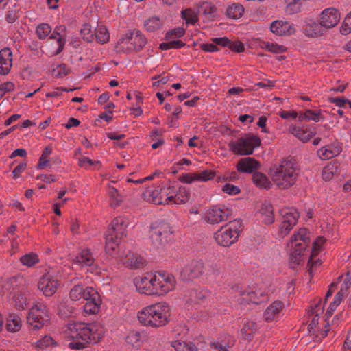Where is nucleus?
<instances>
[{"label": "nucleus", "instance_id": "64", "mask_svg": "<svg viewBox=\"0 0 351 351\" xmlns=\"http://www.w3.org/2000/svg\"><path fill=\"white\" fill-rule=\"evenodd\" d=\"M328 100L331 103H335L339 107H343L345 104H349L350 108H351V101L348 99H343L341 97H330Z\"/></svg>", "mask_w": 351, "mask_h": 351}, {"label": "nucleus", "instance_id": "25", "mask_svg": "<svg viewBox=\"0 0 351 351\" xmlns=\"http://www.w3.org/2000/svg\"><path fill=\"white\" fill-rule=\"evenodd\" d=\"M152 282L151 289H149V295H163L166 294L165 290L163 289V285L158 274H156L152 276Z\"/></svg>", "mask_w": 351, "mask_h": 351}, {"label": "nucleus", "instance_id": "9", "mask_svg": "<svg viewBox=\"0 0 351 351\" xmlns=\"http://www.w3.org/2000/svg\"><path fill=\"white\" fill-rule=\"evenodd\" d=\"M204 269V264L202 261L193 260L182 269L180 275L183 280L196 278L203 274Z\"/></svg>", "mask_w": 351, "mask_h": 351}, {"label": "nucleus", "instance_id": "59", "mask_svg": "<svg viewBox=\"0 0 351 351\" xmlns=\"http://www.w3.org/2000/svg\"><path fill=\"white\" fill-rule=\"evenodd\" d=\"M265 47L268 51L275 53H281L287 50L286 47L282 45H278L271 43H267L265 44Z\"/></svg>", "mask_w": 351, "mask_h": 351}, {"label": "nucleus", "instance_id": "10", "mask_svg": "<svg viewBox=\"0 0 351 351\" xmlns=\"http://www.w3.org/2000/svg\"><path fill=\"white\" fill-rule=\"evenodd\" d=\"M340 19V13L337 9L326 8L321 13L319 24L327 29L332 28L338 24Z\"/></svg>", "mask_w": 351, "mask_h": 351}, {"label": "nucleus", "instance_id": "26", "mask_svg": "<svg viewBox=\"0 0 351 351\" xmlns=\"http://www.w3.org/2000/svg\"><path fill=\"white\" fill-rule=\"evenodd\" d=\"M152 275L141 278L136 281V287L137 289L142 293L149 295V289H151L152 282Z\"/></svg>", "mask_w": 351, "mask_h": 351}, {"label": "nucleus", "instance_id": "46", "mask_svg": "<svg viewBox=\"0 0 351 351\" xmlns=\"http://www.w3.org/2000/svg\"><path fill=\"white\" fill-rule=\"evenodd\" d=\"M185 45V43L180 40L162 43L160 45L159 48L161 50H167L170 49H180Z\"/></svg>", "mask_w": 351, "mask_h": 351}, {"label": "nucleus", "instance_id": "34", "mask_svg": "<svg viewBox=\"0 0 351 351\" xmlns=\"http://www.w3.org/2000/svg\"><path fill=\"white\" fill-rule=\"evenodd\" d=\"M120 242L114 239L112 234H106V245L105 250L107 254L112 256L117 249Z\"/></svg>", "mask_w": 351, "mask_h": 351}, {"label": "nucleus", "instance_id": "56", "mask_svg": "<svg viewBox=\"0 0 351 351\" xmlns=\"http://www.w3.org/2000/svg\"><path fill=\"white\" fill-rule=\"evenodd\" d=\"M184 34L183 28L179 27L168 31L165 34V39L169 40L171 38L182 37Z\"/></svg>", "mask_w": 351, "mask_h": 351}, {"label": "nucleus", "instance_id": "22", "mask_svg": "<svg viewBox=\"0 0 351 351\" xmlns=\"http://www.w3.org/2000/svg\"><path fill=\"white\" fill-rule=\"evenodd\" d=\"M290 132L302 142L308 141L315 134L314 129H304L293 125L289 128Z\"/></svg>", "mask_w": 351, "mask_h": 351}, {"label": "nucleus", "instance_id": "37", "mask_svg": "<svg viewBox=\"0 0 351 351\" xmlns=\"http://www.w3.org/2000/svg\"><path fill=\"white\" fill-rule=\"evenodd\" d=\"M341 151L340 147H336L332 150L328 147H322L317 151V154L322 160H327L337 156Z\"/></svg>", "mask_w": 351, "mask_h": 351}, {"label": "nucleus", "instance_id": "19", "mask_svg": "<svg viewBox=\"0 0 351 351\" xmlns=\"http://www.w3.org/2000/svg\"><path fill=\"white\" fill-rule=\"evenodd\" d=\"M259 213L263 217V220L265 224L270 225L274 222V208L269 202L262 204Z\"/></svg>", "mask_w": 351, "mask_h": 351}, {"label": "nucleus", "instance_id": "53", "mask_svg": "<svg viewBox=\"0 0 351 351\" xmlns=\"http://www.w3.org/2000/svg\"><path fill=\"white\" fill-rule=\"evenodd\" d=\"M79 166L84 167L85 169L89 168L92 165H98L99 169L101 166V162L99 161H93L88 157L82 156L79 158L78 160Z\"/></svg>", "mask_w": 351, "mask_h": 351}, {"label": "nucleus", "instance_id": "21", "mask_svg": "<svg viewBox=\"0 0 351 351\" xmlns=\"http://www.w3.org/2000/svg\"><path fill=\"white\" fill-rule=\"evenodd\" d=\"M22 326V321L19 315L15 313H9L6 317V328L11 332H18Z\"/></svg>", "mask_w": 351, "mask_h": 351}, {"label": "nucleus", "instance_id": "1", "mask_svg": "<svg viewBox=\"0 0 351 351\" xmlns=\"http://www.w3.org/2000/svg\"><path fill=\"white\" fill-rule=\"evenodd\" d=\"M68 328L71 330L72 338L80 339L82 341L69 343V348L71 349L80 350L84 348L87 343H96L101 339L104 334V327L98 322L69 323Z\"/></svg>", "mask_w": 351, "mask_h": 351}, {"label": "nucleus", "instance_id": "28", "mask_svg": "<svg viewBox=\"0 0 351 351\" xmlns=\"http://www.w3.org/2000/svg\"><path fill=\"white\" fill-rule=\"evenodd\" d=\"M75 261L85 266H91L94 263V258L88 250H82L76 257Z\"/></svg>", "mask_w": 351, "mask_h": 351}, {"label": "nucleus", "instance_id": "17", "mask_svg": "<svg viewBox=\"0 0 351 351\" xmlns=\"http://www.w3.org/2000/svg\"><path fill=\"white\" fill-rule=\"evenodd\" d=\"M271 31L279 36L291 35L295 32V29L287 22L275 21L270 26Z\"/></svg>", "mask_w": 351, "mask_h": 351}, {"label": "nucleus", "instance_id": "14", "mask_svg": "<svg viewBox=\"0 0 351 351\" xmlns=\"http://www.w3.org/2000/svg\"><path fill=\"white\" fill-rule=\"evenodd\" d=\"M128 35L131 45L132 53L141 50L147 43L145 36L137 29L128 32Z\"/></svg>", "mask_w": 351, "mask_h": 351}, {"label": "nucleus", "instance_id": "44", "mask_svg": "<svg viewBox=\"0 0 351 351\" xmlns=\"http://www.w3.org/2000/svg\"><path fill=\"white\" fill-rule=\"evenodd\" d=\"M110 197V206L113 208L117 207L122 202V197L119 194L116 188L111 187L109 191Z\"/></svg>", "mask_w": 351, "mask_h": 351}, {"label": "nucleus", "instance_id": "31", "mask_svg": "<svg viewBox=\"0 0 351 351\" xmlns=\"http://www.w3.org/2000/svg\"><path fill=\"white\" fill-rule=\"evenodd\" d=\"M252 180L254 184L259 188L267 189L270 187V181L265 174L261 172H255L252 176Z\"/></svg>", "mask_w": 351, "mask_h": 351}, {"label": "nucleus", "instance_id": "13", "mask_svg": "<svg viewBox=\"0 0 351 351\" xmlns=\"http://www.w3.org/2000/svg\"><path fill=\"white\" fill-rule=\"evenodd\" d=\"M306 250L305 243H295L289 255V263L291 269H295L304 262V252Z\"/></svg>", "mask_w": 351, "mask_h": 351}, {"label": "nucleus", "instance_id": "52", "mask_svg": "<svg viewBox=\"0 0 351 351\" xmlns=\"http://www.w3.org/2000/svg\"><path fill=\"white\" fill-rule=\"evenodd\" d=\"M70 69L64 64L58 65L52 71L53 75L58 78H62L69 73Z\"/></svg>", "mask_w": 351, "mask_h": 351}, {"label": "nucleus", "instance_id": "23", "mask_svg": "<svg viewBox=\"0 0 351 351\" xmlns=\"http://www.w3.org/2000/svg\"><path fill=\"white\" fill-rule=\"evenodd\" d=\"M157 274H159L162 285H163V289L166 293L171 291L176 286L175 277L169 274H167L165 271H159Z\"/></svg>", "mask_w": 351, "mask_h": 351}, {"label": "nucleus", "instance_id": "51", "mask_svg": "<svg viewBox=\"0 0 351 351\" xmlns=\"http://www.w3.org/2000/svg\"><path fill=\"white\" fill-rule=\"evenodd\" d=\"M182 17L186 21V23L195 24L198 19L197 16L191 9H186L182 11Z\"/></svg>", "mask_w": 351, "mask_h": 351}, {"label": "nucleus", "instance_id": "40", "mask_svg": "<svg viewBox=\"0 0 351 351\" xmlns=\"http://www.w3.org/2000/svg\"><path fill=\"white\" fill-rule=\"evenodd\" d=\"M83 299L88 302L90 300L99 302L100 296L98 292L91 287H86L84 289Z\"/></svg>", "mask_w": 351, "mask_h": 351}, {"label": "nucleus", "instance_id": "16", "mask_svg": "<svg viewBox=\"0 0 351 351\" xmlns=\"http://www.w3.org/2000/svg\"><path fill=\"white\" fill-rule=\"evenodd\" d=\"M260 163L254 158L247 157L240 160L237 165V169L241 173H251L258 169Z\"/></svg>", "mask_w": 351, "mask_h": 351}, {"label": "nucleus", "instance_id": "58", "mask_svg": "<svg viewBox=\"0 0 351 351\" xmlns=\"http://www.w3.org/2000/svg\"><path fill=\"white\" fill-rule=\"evenodd\" d=\"M189 200V194L186 190H180L179 193L176 195V204H185Z\"/></svg>", "mask_w": 351, "mask_h": 351}, {"label": "nucleus", "instance_id": "8", "mask_svg": "<svg viewBox=\"0 0 351 351\" xmlns=\"http://www.w3.org/2000/svg\"><path fill=\"white\" fill-rule=\"evenodd\" d=\"M231 211L228 208H221L214 206L207 210L204 214V220L209 223L216 224L229 219Z\"/></svg>", "mask_w": 351, "mask_h": 351}, {"label": "nucleus", "instance_id": "32", "mask_svg": "<svg viewBox=\"0 0 351 351\" xmlns=\"http://www.w3.org/2000/svg\"><path fill=\"white\" fill-rule=\"evenodd\" d=\"M309 231L306 228H300L299 229L297 234H294L291 236L290 242L291 243H295L298 241H301L300 243H305L306 247L308 245V243L309 242Z\"/></svg>", "mask_w": 351, "mask_h": 351}, {"label": "nucleus", "instance_id": "61", "mask_svg": "<svg viewBox=\"0 0 351 351\" xmlns=\"http://www.w3.org/2000/svg\"><path fill=\"white\" fill-rule=\"evenodd\" d=\"M228 47L231 49L232 51L237 53H241L245 50V47L243 44L239 41H232L230 40V44L228 45Z\"/></svg>", "mask_w": 351, "mask_h": 351}, {"label": "nucleus", "instance_id": "42", "mask_svg": "<svg viewBox=\"0 0 351 351\" xmlns=\"http://www.w3.org/2000/svg\"><path fill=\"white\" fill-rule=\"evenodd\" d=\"M162 23L158 17H151L145 21L144 26L147 31L154 32L158 29Z\"/></svg>", "mask_w": 351, "mask_h": 351}, {"label": "nucleus", "instance_id": "63", "mask_svg": "<svg viewBox=\"0 0 351 351\" xmlns=\"http://www.w3.org/2000/svg\"><path fill=\"white\" fill-rule=\"evenodd\" d=\"M325 241H326V239L324 237H322V236L317 237L316 240L313 242V248H312L313 253L317 254L321 248L322 245L323 243H324Z\"/></svg>", "mask_w": 351, "mask_h": 351}, {"label": "nucleus", "instance_id": "6", "mask_svg": "<svg viewBox=\"0 0 351 351\" xmlns=\"http://www.w3.org/2000/svg\"><path fill=\"white\" fill-rule=\"evenodd\" d=\"M27 319L34 328H41L49 320L47 306L43 304L34 305L30 308Z\"/></svg>", "mask_w": 351, "mask_h": 351}, {"label": "nucleus", "instance_id": "45", "mask_svg": "<svg viewBox=\"0 0 351 351\" xmlns=\"http://www.w3.org/2000/svg\"><path fill=\"white\" fill-rule=\"evenodd\" d=\"M84 287L81 285H75L70 291L69 297L73 301H77L82 298Z\"/></svg>", "mask_w": 351, "mask_h": 351}, {"label": "nucleus", "instance_id": "27", "mask_svg": "<svg viewBox=\"0 0 351 351\" xmlns=\"http://www.w3.org/2000/svg\"><path fill=\"white\" fill-rule=\"evenodd\" d=\"M117 53H129L131 52V45L130 44L129 36L128 32L125 36L119 39L114 47Z\"/></svg>", "mask_w": 351, "mask_h": 351}, {"label": "nucleus", "instance_id": "30", "mask_svg": "<svg viewBox=\"0 0 351 351\" xmlns=\"http://www.w3.org/2000/svg\"><path fill=\"white\" fill-rule=\"evenodd\" d=\"M161 191L158 190H152L148 188L146 189L145 192H143V195L144 196V199L147 201L159 205L162 204V197L159 196Z\"/></svg>", "mask_w": 351, "mask_h": 351}, {"label": "nucleus", "instance_id": "54", "mask_svg": "<svg viewBox=\"0 0 351 351\" xmlns=\"http://www.w3.org/2000/svg\"><path fill=\"white\" fill-rule=\"evenodd\" d=\"M51 31V27L46 23L39 25L36 28V34L38 36L43 39L47 37Z\"/></svg>", "mask_w": 351, "mask_h": 351}, {"label": "nucleus", "instance_id": "38", "mask_svg": "<svg viewBox=\"0 0 351 351\" xmlns=\"http://www.w3.org/2000/svg\"><path fill=\"white\" fill-rule=\"evenodd\" d=\"M171 346L177 351H198L197 348L193 343H186L180 341H173Z\"/></svg>", "mask_w": 351, "mask_h": 351}, {"label": "nucleus", "instance_id": "33", "mask_svg": "<svg viewBox=\"0 0 351 351\" xmlns=\"http://www.w3.org/2000/svg\"><path fill=\"white\" fill-rule=\"evenodd\" d=\"M244 8L242 5L239 3H233L228 6L226 10V14L229 18L237 19L242 16Z\"/></svg>", "mask_w": 351, "mask_h": 351}, {"label": "nucleus", "instance_id": "57", "mask_svg": "<svg viewBox=\"0 0 351 351\" xmlns=\"http://www.w3.org/2000/svg\"><path fill=\"white\" fill-rule=\"evenodd\" d=\"M56 342L50 336L46 335L43 339H40L36 342V348H44L50 345H54Z\"/></svg>", "mask_w": 351, "mask_h": 351}, {"label": "nucleus", "instance_id": "41", "mask_svg": "<svg viewBox=\"0 0 351 351\" xmlns=\"http://www.w3.org/2000/svg\"><path fill=\"white\" fill-rule=\"evenodd\" d=\"M284 218V221L287 223L295 225L299 217V213L295 210L293 213L290 212L289 209H283L280 211Z\"/></svg>", "mask_w": 351, "mask_h": 351}, {"label": "nucleus", "instance_id": "7", "mask_svg": "<svg viewBox=\"0 0 351 351\" xmlns=\"http://www.w3.org/2000/svg\"><path fill=\"white\" fill-rule=\"evenodd\" d=\"M239 232V231H233L231 224H226L215 233V239L219 245L228 247L237 241Z\"/></svg>", "mask_w": 351, "mask_h": 351}, {"label": "nucleus", "instance_id": "49", "mask_svg": "<svg viewBox=\"0 0 351 351\" xmlns=\"http://www.w3.org/2000/svg\"><path fill=\"white\" fill-rule=\"evenodd\" d=\"M65 30H66V27L64 25H60V26L56 27V29L54 30V33H56V34L59 36V37L57 39V41L58 43V48L56 51V54H59L60 53H61L62 51V50L64 49V47L65 45V40L62 39L60 37V32H64Z\"/></svg>", "mask_w": 351, "mask_h": 351}, {"label": "nucleus", "instance_id": "2", "mask_svg": "<svg viewBox=\"0 0 351 351\" xmlns=\"http://www.w3.org/2000/svg\"><path fill=\"white\" fill-rule=\"evenodd\" d=\"M298 171L295 159L288 157L280 165H275L270 169V176L275 184L282 189H287L295 184Z\"/></svg>", "mask_w": 351, "mask_h": 351}, {"label": "nucleus", "instance_id": "3", "mask_svg": "<svg viewBox=\"0 0 351 351\" xmlns=\"http://www.w3.org/2000/svg\"><path fill=\"white\" fill-rule=\"evenodd\" d=\"M170 309L167 303H157L148 306L138 313L139 322L146 326L158 328L169 322Z\"/></svg>", "mask_w": 351, "mask_h": 351}, {"label": "nucleus", "instance_id": "29", "mask_svg": "<svg viewBox=\"0 0 351 351\" xmlns=\"http://www.w3.org/2000/svg\"><path fill=\"white\" fill-rule=\"evenodd\" d=\"M257 330V324L253 321H247L245 322L241 329V335L243 338L245 340H251L253 337V334Z\"/></svg>", "mask_w": 351, "mask_h": 351}, {"label": "nucleus", "instance_id": "47", "mask_svg": "<svg viewBox=\"0 0 351 351\" xmlns=\"http://www.w3.org/2000/svg\"><path fill=\"white\" fill-rule=\"evenodd\" d=\"M80 33L84 40L87 42H92L93 40L94 34L92 32L90 25L88 23L84 24L80 29Z\"/></svg>", "mask_w": 351, "mask_h": 351}, {"label": "nucleus", "instance_id": "55", "mask_svg": "<svg viewBox=\"0 0 351 351\" xmlns=\"http://www.w3.org/2000/svg\"><path fill=\"white\" fill-rule=\"evenodd\" d=\"M340 32L343 35H347L351 32V12L344 19Z\"/></svg>", "mask_w": 351, "mask_h": 351}, {"label": "nucleus", "instance_id": "43", "mask_svg": "<svg viewBox=\"0 0 351 351\" xmlns=\"http://www.w3.org/2000/svg\"><path fill=\"white\" fill-rule=\"evenodd\" d=\"M101 303V299H99V302L90 300L86 302L84 306V311L86 313L94 315L96 314L99 309V306Z\"/></svg>", "mask_w": 351, "mask_h": 351}, {"label": "nucleus", "instance_id": "48", "mask_svg": "<svg viewBox=\"0 0 351 351\" xmlns=\"http://www.w3.org/2000/svg\"><path fill=\"white\" fill-rule=\"evenodd\" d=\"M197 181L206 182L213 180L215 177V173L212 170H204L199 172H195Z\"/></svg>", "mask_w": 351, "mask_h": 351}, {"label": "nucleus", "instance_id": "12", "mask_svg": "<svg viewBox=\"0 0 351 351\" xmlns=\"http://www.w3.org/2000/svg\"><path fill=\"white\" fill-rule=\"evenodd\" d=\"M127 227L125 220L121 217L115 218L111 223V228L107 231L108 234H112L114 239L119 241L125 236V231Z\"/></svg>", "mask_w": 351, "mask_h": 351}, {"label": "nucleus", "instance_id": "50", "mask_svg": "<svg viewBox=\"0 0 351 351\" xmlns=\"http://www.w3.org/2000/svg\"><path fill=\"white\" fill-rule=\"evenodd\" d=\"M141 335L138 331H131L125 338V341L128 344L132 346H137L141 340Z\"/></svg>", "mask_w": 351, "mask_h": 351}, {"label": "nucleus", "instance_id": "35", "mask_svg": "<svg viewBox=\"0 0 351 351\" xmlns=\"http://www.w3.org/2000/svg\"><path fill=\"white\" fill-rule=\"evenodd\" d=\"M39 261L38 254L33 252L26 254L20 258L21 263L27 267H34L39 263Z\"/></svg>", "mask_w": 351, "mask_h": 351}, {"label": "nucleus", "instance_id": "62", "mask_svg": "<svg viewBox=\"0 0 351 351\" xmlns=\"http://www.w3.org/2000/svg\"><path fill=\"white\" fill-rule=\"evenodd\" d=\"M191 296L194 297L195 300L199 302L205 300L206 292L203 290L193 289L191 290Z\"/></svg>", "mask_w": 351, "mask_h": 351}, {"label": "nucleus", "instance_id": "11", "mask_svg": "<svg viewBox=\"0 0 351 351\" xmlns=\"http://www.w3.org/2000/svg\"><path fill=\"white\" fill-rule=\"evenodd\" d=\"M58 281L51 276L45 274L39 280L38 288L47 297L52 296L58 287Z\"/></svg>", "mask_w": 351, "mask_h": 351}, {"label": "nucleus", "instance_id": "60", "mask_svg": "<svg viewBox=\"0 0 351 351\" xmlns=\"http://www.w3.org/2000/svg\"><path fill=\"white\" fill-rule=\"evenodd\" d=\"M222 191L229 195H237L241 192L238 186L231 184H226L223 186Z\"/></svg>", "mask_w": 351, "mask_h": 351}, {"label": "nucleus", "instance_id": "36", "mask_svg": "<svg viewBox=\"0 0 351 351\" xmlns=\"http://www.w3.org/2000/svg\"><path fill=\"white\" fill-rule=\"evenodd\" d=\"M95 36L96 40L101 44L108 42L110 38L109 32L105 26L100 25L95 30Z\"/></svg>", "mask_w": 351, "mask_h": 351}, {"label": "nucleus", "instance_id": "20", "mask_svg": "<svg viewBox=\"0 0 351 351\" xmlns=\"http://www.w3.org/2000/svg\"><path fill=\"white\" fill-rule=\"evenodd\" d=\"M123 264L130 269H140L145 265V259L136 254L127 255L123 261Z\"/></svg>", "mask_w": 351, "mask_h": 351}, {"label": "nucleus", "instance_id": "5", "mask_svg": "<svg viewBox=\"0 0 351 351\" xmlns=\"http://www.w3.org/2000/svg\"><path fill=\"white\" fill-rule=\"evenodd\" d=\"M151 239L156 247L165 246L172 239L173 231L169 223H160L156 227L151 226Z\"/></svg>", "mask_w": 351, "mask_h": 351}, {"label": "nucleus", "instance_id": "18", "mask_svg": "<svg viewBox=\"0 0 351 351\" xmlns=\"http://www.w3.org/2000/svg\"><path fill=\"white\" fill-rule=\"evenodd\" d=\"M284 304L281 301H275L269 305L263 314L265 320L267 322H272L278 315L283 308Z\"/></svg>", "mask_w": 351, "mask_h": 351}, {"label": "nucleus", "instance_id": "15", "mask_svg": "<svg viewBox=\"0 0 351 351\" xmlns=\"http://www.w3.org/2000/svg\"><path fill=\"white\" fill-rule=\"evenodd\" d=\"M12 66V52L9 47L0 51V74L7 75Z\"/></svg>", "mask_w": 351, "mask_h": 351}, {"label": "nucleus", "instance_id": "4", "mask_svg": "<svg viewBox=\"0 0 351 351\" xmlns=\"http://www.w3.org/2000/svg\"><path fill=\"white\" fill-rule=\"evenodd\" d=\"M261 138L252 134H247L237 142H230L229 149L237 155H251L254 149L261 145Z\"/></svg>", "mask_w": 351, "mask_h": 351}, {"label": "nucleus", "instance_id": "24", "mask_svg": "<svg viewBox=\"0 0 351 351\" xmlns=\"http://www.w3.org/2000/svg\"><path fill=\"white\" fill-rule=\"evenodd\" d=\"M320 302H321V300H319V302L315 305V308H313L311 310V313L312 315H314V316H313L311 323L308 326V330L309 333H311L312 335H313L315 333V329L319 323V313H318V311H320V313H322L324 311V306L322 307H321L319 309H317L319 307Z\"/></svg>", "mask_w": 351, "mask_h": 351}, {"label": "nucleus", "instance_id": "39", "mask_svg": "<svg viewBox=\"0 0 351 351\" xmlns=\"http://www.w3.org/2000/svg\"><path fill=\"white\" fill-rule=\"evenodd\" d=\"M322 118L321 114L319 112H316L315 111L311 110H307L304 113L300 114L298 117V121L302 122L303 120L307 121H314L315 122H318Z\"/></svg>", "mask_w": 351, "mask_h": 351}]
</instances>
